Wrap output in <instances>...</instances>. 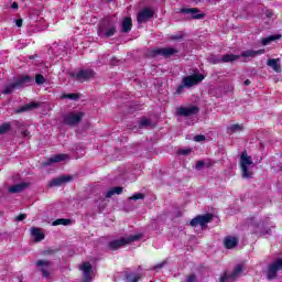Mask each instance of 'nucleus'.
<instances>
[{"mask_svg": "<svg viewBox=\"0 0 282 282\" xmlns=\"http://www.w3.org/2000/svg\"><path fill=\"white\" fill-rule=\"evenodd\" d=\"M252 226L253 228H259V226H261V223H253Z\"/></svg>", "mask_w": 282, "mask_h": 282, "instance_id": "obj_55", "label": "nucleus"}, {"mask_svg": "<svg viewBox=\"0 0 282 282\" xmlns=\"http://www.w3.org/2000/svg\"><path fill=\"white\" fill-rule=\"evenodd\" d=\"M248 85H252V82L250 79L245 80V86L248 87Z\"/></svg>", "mask_w": 282, "mask_h": 282, "instance_id": "obj_53", "label": "nucleus"}, {"mask_svg": "<svg viewBox=\"0 0 282 282\" xmlns=\"http://www.w3.org/2000/svg\"><path fill=\"white\" fill-rule=\"evenodd\" d=\"M11 8H12L13 10H19V2H13V3L11 4Z\"/></svg>", "mask_w": 282, "mask_h": 282, "instance_id": "obj_51", "label": "nucleus"}, {"mask_svg": "<svg viewBox=\"0 0 282 282\" xmlns=\"http://www.w3.org/2000/svg\"><path fill=\"white\" fill-rule=\"evenodd\" d=\"M224 243L227 250H232V248H236V246L239 243V240H237L235 237H227L225 238Z\"/></svg>", "mask_w": 282, "mask_h": 282, "instance_id": "obj_22", "label": "nucleus"}, {"mask_svg": "<svg viewBox=\"0 0 282 282\" xmlns=\"http://www.w3.org/2000/svg\"><path fill=\"white\" fill-rule=\"evenodd\" d=\"M181 14H189L188 19L192 20H202L206 19V13L202 12L199 8H181Z\"/></svg>", "mask_w": 282, "mask_h": 282, "instance_id": "obj_10", "label": "nucleus"}, {"mask_svg": "<svg viewBox=\"0 0 282 282\" xmlns=\"http://www.w3.org/2000/svg\"><path fill=\"white\" fill-rule=\"evenodd\" d=\"M62 100H78L80 98V95L76 93H69V94H63L59 97Z\"/></svg>", "mask_w": 282, "mask_h": 282, "instance_id": "obj_29", "label": "nucleus"}, {"mask_svg": "<svg viewBox=\"0 0 282 282\" xmlns=\"http://www.w3.org/2000/svg\"><path fill=\"white\" fill-rule=\"evenodd\" d=\"M230 279L232 280L230 273H228V271H225L224 274L220 276L219 282H228L230 281Z\"/></svg>", "mask_w": 282, "mask_h": 282, "instance_id": "obj_40", "label": "nucleus"}, {"mask_svg": "<svg viewBox=\"0 0 282 282\" xmlns=\"http://www.w3.org/2000/svg\"><path fill=\"white\" fill-rule=\"evenodd\" d=\"M248 166H252V156L248 155V151L243 150L240 155V169H241V175L245 180H251L252 171L248 169Z\"/></svg>", "mask_w": 282, "mask_h": 282, "instance_id": "obj_2", "label": "nucleus"}, {"mask_svg": "<svg viewBox=\"0 0 282 282\" xmlns=\"http://www.w3.org/2000/svg\"><path fill=\"white\" fill-rule=\"evenodd\" d=\"M178 116H183L184 118H191V116H197L199 113V107L191 106V107H180L177 109Z\"/></svg>", "mask_w": 282, "mask_h": 282, "instance_id": "obj_12", "label": "nucleus"}, {"mask_svg": "<svg viewBox=\"0 0 282 282\" xmlns=\"http://www.w3.org/2000/svg\"><path fill=\"white\" fill-rule=\"evenodd\" d=\"M195 142H204V140H206V137L204 134H197L194 138Z\"/></svg>", "mask_w": 282, "mask_h": 282, "instance_id": "obj_44", "label": "nucleus"}, {"mask_svg": "<svg viewBox=\"0 0 282 282\" xmlns=\"http://www.w3.org/2000/svg\"><path fill=\"white\" fill-rule=\"evenodd\" d=\"M84 282H91V273H84Z\"/></svg>", "mask_w": 282, "mask_h": 282, "instance_id": "obj_48", "label": "nucleus"}, {"mask_svg": "<svg viewBox=\"0 0 282 282\" xmlns=\"http://www.w3.org/2000/svg\"><path fill=\"white\" fill-rule=\"evenodd\" d=\"M31 235L34 237V241L39 243V241H43L45 239V234L41 232L40 228L33 227L31 229Z\"/></svg>", "mask_w": 282, "mask_h": 282, "instance_id": "obj_20", "label": "nucleus"}, {"mask_svg": "<svg viewBox=\"0 0 282 282\" xmlns=\"http://www.w3.org/2000/svg\"><path fill=\"white\" fill-rule=\"evenodd\" d=\"M280 270H282V259L278 258L271 264H269L267 270V279L268 281H274L276 279Z\"/></svg>", "mask_w": 282, "mask_h": 282, "instance_id": "obj_7", "label": "nucleus"}, {"mask_svg": "<svg viewBox=\"0 0 282 282\" xmlns=\"http://www.w3.org/2000/svg\"><path fill=\"white\" fill-rule=\"evenodd\" d=\"M267 65L273 68V72L281 74V64H279V58L268 59Z\"/></svg>", "mask_w": 282, "mask_h": 282, "instance_id": "obj_23", "label": "nucleus"}, {"mask_svg": "<svg viewBox=\"0 0 282 282\" xmlns=\"http://www.w3.org/2000/svg\"><path fill=\"white\" fill-rule=\"evenodd\" d=\"M132 28H133V20L130 17H124L121 22L122 34H129Z\"/></svg>", "mask_w": 282, "mask_h": 282, "instance_id": "obj_17", "label": "nucleus"}, {"mask_svg": "<svg viewBox=\"0 0 282 282\" xmlns=\"http://www.w3.org/2000/svg\"><path fill=\"white\" fill-rule=\"evenodd\" d=\"M209 63H210L212 65H219V64L223 63V59H221V57H220L219 55H212V56L209 57Z\"/></svg>", "mask_w": 282, "mask_h": 282, "instance_id": "obj_32", "label": "nucleus"}, {"mask_svg": "<svg viewBox=\"0 0 282 282\" xmlns=\"http://www.w3.org/2000/svg\"><path fill=\"white\" fill-rule=\"evenodd\" d=\"M205 76L204 74H193L188 76H184L182 82L185 85L186 89H191V87H195V85H199L202 80H204Z\"/></svg>", "mask_w": 282, "mask_h": 282, "instance_id": "obj_8", "label": "nucleus"}, {"mask_svg": "<svg viewBox=\"0 0 282 282\" xmlns=\"http://www.w3.org/2000/svg\"><path fill=\"white\" fill-rule=\"evenodd\" d=\"M14 89H19L17 84L13 82L12 84H9L4 87V89L2 90V94L4 96H8L10 94H13L14 93Z\"/></svg>", "mask_w": 282, "mask_h": 282, "instance_id": "obj_28", "label": "nucleus"}, {"mask_svg": "<svg viewBox=\"0 0 282 282\" xmlns=\"http://www.w3.org/2000/svg\"><path fill=\"white\" fill-rule=\"evenodd\" d=\"M57 252H59L58 249H46L43 251V254H44V257H47L50 254H56Z\"/></svg>", "mask_w": 282, "mask_h": 282, "instance_id": "obj_42", "label": "nucleus"}, {"mask_svg": "<svg viewBox=\"0 0 282 282\" xmlns=\"http://www.w3.org/2000/svg\"><path fill=\"white\" fill-rule=\"evenodd\" d=\"M72 176H59L56 178H53L50 183H48V188H54V186H63V184H67V182H70Z\"/></svg>", "mask_w": 282, "mask_h": 282, "instance_id": "obj_15", "label": "nucleus"}, {"mask_svg": "<svg viewBox=\"0 0 282 282\" xmlns=\"http://www.w3.org/2000/svg\"><path fill=\"white\" fill-rule=\"evenodd\" d=\"M83 118H85V112H66L62 116V122L63 124H66V127H76V124H80L83 122Z\"/></svg>", "mask_w": 282, "mask_h": 282, "instance_id": "obj_4", "label": "nucleus"}, {"mask_svg": "<svg viewBox=\"0 0 282 282\" xmlns=\"http://www.w3.org/2000/svg\"><path fill=\"white\" fill-rule=\"evenodd\" d=\"M65 160H69L68 154H55L47 159L44 163L43 166H50L51 164H58V162H65Z\"/></svg>", "mask_w": 282, "mask_h": 282, "instance_id": "obj_14", "label": "nucleus"}, {"mask_svg": "<svg viewBox=\"0 0 282 282\" xmlns=\"http://www.w3.org/2000/svg\"><path fill=\"white\" fill-rule=\"evenodd\" d=\"M261 235H270V229L268 231H261Z\"/></svg>", "mask_w": 282, "mask_h": 282, "instance_id": "obj_56", "label": "nucleus"}, {"mask_svg": "<svg viewBox=\"0 0 282 282\" xmlns=\"http://www.w3.org/2000/svg\"><path fill=\"white\" fill-rule=\"evenodd\" d=\"M241 272H243V265L237 264L235 267L232 273H230L231 281H235L236 279H238V276L241 274Z\"/></svg>", "mask_w": 282, "mask_h": 282, "instance_id": "obj_26", "label": "nucleus"}, {"mask_svg": "<svg viewBox=\"0 0 282 282\" xmlns=\"http://www.w3.org/2000/svg\"><path fill=\"white\" fill-rule=\"evenodd\" d=\"M35 83H36V85L45 84V77L42 74L35 75Z\"/></svg>", "mask_w": 282, "mask_h": 282, "instance_id": "obj_37", "label": "nucleus"}, {"mask_svg": "<svg viewBox=\"0 0 282 282\" xmlns=\"http://www.w3.org/2000/svg\"><path fill=\"white\" fill-rule=\"evenodd\" d=\"M180 51L174 47H156L150 52V56L155 58V56H163V58H171V56H175Z\"/></svg>", "mask_w": 282, "mask_h": 282, "instance_id": "obj_6", "label": "nucleus"}, {"mask_svg": "<svg viewBox=\"0 0 282 282\" xmlns=\"http://www.w3.org/2000/svg\"><path fill=\"white\" fill-rule=\"evenodd\" d=\"M70 78H75V80H79L80 83H87L96 76V72L91 68L79 69L77 73H69Z\"/></svg>", "mask_w": 282, "mask_h": 282, "instance_id": "obj_5", "label": "nucleus"}, {"mask_svg": "<svg viewBox=\"0 0 282 282\" xmlns=\"http://www.w3.org/2000/svg\"><path fill=\"white\" fill-rule=\"evenodd\" d=\"M155 17V11L153 9L145 7L143 8L137 15V23L142 25V23H147V21H151V19Z\"/></svg>", "mask_w": 282, "mask_h": 282, "instance_id": "obj_11", "label": "nucleus"}, {"mask_svg": "<svg viewBox=\"0 0 282 282\" xmlns=\"http://www.w3.org/2000/svg\"><path fill=\"white\" fill-rule=\"evenodd\" d=\"M15 25H17V28H22L23 26V20L22 19H17L15 20Z\"/></svg>", "mask_w": 282, "mask_h": 282, "instance_id": "obj_49", "label": "nucleus"}, {"mask_svg": "<svg viewBox=\"0 0 282 282\" xmlns=\"http://www.w3.org/2000/svg\"><path fill=\"white\" fill-rule=\"evenodd\" d=\"M204 166H206V163L204 161H197L196 162V169L197 170L204 169Z\"/></svg>", "mask_w": 282, "mask_h": 282, "instance_id": "obj_47", "label": "nucleus"}, {"mask_svg": "<svg viewBox=\"0 0 282 282\" xmlns=\"http://www.w3.org/2000/svg\"><path fill=\"white\" fill-rule=\"evenodd\" d=\"M144 127H151V121L148 118H143L139 122V129H142Z\"/></svg>", "mask_w": 282, "mask_h": 282, "instance_id": "obj_35", "label": "nucleus"}, {"mask_svg": "<svg viewBox=\"0 0 282 282\" xmlns=\"http://www.w3.org/2000/svg\"><path fill=\"white\" fill-rule=\"evenodd\" d=\"M184 89H186V86L184 85V82H182L181 85L176 87L175 94L181 96V94H184Z\"/></svg>", "mask_w": 282, "mask_h": 282, "instance_id": "obj_38", "label": "nucleus"}, {"mask_svg": "<svg viewBox=\"0 0 282 282\" xmlns=\"http://www.w3.org/2000/svg\"><path fill=\"white\" fill-rule=\"evenodd\" d=\"M122 191V187H112L105 194V197L109 198L113 197V195H121Z\"/></svg>", "mask_w": 282, "mask_h": 282, "instance_id": "obj_30", "label": "nucleus"}, {"mask_svg": "<svg viewBox=\"0 0 282 282\" xmlns=\"http://www.w3.org/2000/svg\"><path fill=\"white\" fill-rule=\"evenodd\" d=\"M41 101H32L22 106L20 109L17 110V113H23V111H34V109H39L41 107Z\"/></svg>", "mask_w": 282, "mask_h": 282, "instance_id": "obj_18", "label": "nucleus"}, {"mask_svg": "<svg viewBox=\"0 0 282 282\" xmlns=\"http://www.w3.org/2000/svg\"><path fill=\"white\" fill-rule=\"evenodd\" d=\"M132 202H138V199H144V194L142 193H135L132 196L129 197Z\"/></svg>", "mask_w": 282, "mask_h": 282, "instance_id": "obj_36", "label": "nucleus"}, {"mask_svg": "<svg viewBox=\"0 0 282 282\" xmlns=\"http://www.w3.org/2000/svg\"><path fill=\"white\" fill-rule=\"evenodd\" d=\"M267 17H272V13H268Z\"/></svg>", "mask_w": 282, "mask_h": 282, "instance_id": "obj_57", "label": "nucleus"}, {"mask_svg": "<svg viewBox=\"0 0 282 282\" xmlns=\"http://www.w3.org/2000/svg\"><path fill=\"white\" fill-rule=\"evenodd\" d=\"M279 39H281V34L270 35L268 37H263L261 40V44L262 45H270V43H272L273 41H279Z\"/></svg>", "mask_w": 282, "mask_h": 282, "instance_id": "obj_27", "label": "nucleus"}, {"mask_svg": "<svg viewBox=\"0 0 282 282\" xmlns=\"http://www.w3.org/2000/svg\"><path fill=\"white\" fill-rule=\"evenodd\" d=\"M116 32H118L116 22L111 20H104L98 29L99 36H105V39H111V36L116 35Z\"/></svg>", "mask_w": 282, "mask_h": 282, "instance_id": "obj_3", "label": "nucleus"}, {"mask_svg": "<svg viewBox=\"0 0 282 282\" xmlns=\"http://www.w3.org/2000/svg\"><path fill=\"white\" fill-rule=\"evenodd\" d=\"M241 58V55H235V54H225L221 56L223 63H235V61H239Z\"/></svg>", "mask_w": 282, "mask_h": 282, "instance_id": "obj_24", "label": "nucleus"}, {"mask_svg": "<svg viewBox=\"0 0 282 282\" xmlns=\"http://www.w3.org/2000/svg\"><path fill=\"white\" fill-rule=\"evenodd\" d=\"M35 265L39 268L40 272H42V276L50 279V271H47V268L52 265L50 260H37Z\"/></svg>", "mask_w": 282, "mask_h": 282, "instance_id": "obj_13", "label": "nucleus"}, {"mask_svg": "<svg viewBox=\"0 0 282 282\" xmlns=\"http://www.w3.org/2000/svg\"><path fill=\"white\" fill-rule=\"evenodd\" d=\"M229 129L231 133H237V131H241L243 129V126L236 123V124H232Z\"/></svg>", "mask_w": 282, "mask_h": 282, "instance_id": "obj_39", "label": "nucleus"}, {"mask_svg": "<svg viewBox=\"0 0 282 282\" xmlns=\"http://www.w3.org/2000/svg\"><path fill=\"white\" fill-rule=\"evenodd\" d=\"M141 237V235H134L127 238L121 237L119 239L111 240L108 242V249L112 251L120 250V248H124V246H129V243H133V241H139Z\"/></svg>", "mask_w": 282, "mask_h": 282, "instance_id": "obj_1", "label": "nucleus"}, {"mask_svg": "<svg viewBox=\"0 0 282 282\" xmlns=\"http://www.w3.org/2000/svg\"><path fill=\"white\" fill-rule=\"evenodd\" d=\"M126 279L129 282H138V281H140V274L127 273Z\"/></svg>", "mask_w": 282, "mask_h": 282, "instance_id": "obj_33", "label": "nucleus"}, {"mask_svg": "<svg viewBox=\"0 0 282 282\" xmlns=\"http://www.w3.org/2000/svg\"><path fill=\"white\" fill-rule=\"evenodd\" d=\"M164 265H165V262H161L154 267V270H162V268H164Z\"/></svg>", "mask_w": 282, "mask_h": 282, "instance_id": "obj_50", "label": "nucleus"}, {"mask_svg": "<svg viewBox=\"0 0 282 282\" xmlns=\"http://www.w3.org/2000/svg\"><path fill=\"white\" fill-rule=\"evenodd\" d=\"M30 183H19L9 187V193H23L24 188H28Z\"/></svg>", "mask_w": 282, "mask_h": 282, "instance_id": "obj_21", "label": "nucleus"}, {"mask_svg": "<svg viewBox=\"0 0 282 282\" xmlns=\"http://www.w3.org/2000/svg\"><path fill=\"white\" fill-rule=\"evenodd\" d=\"M186 281L187 282H197V275L192 273V274L187 275Z\"/></svg>", "mask_w": 282, "mask_h": 282, "instance_id": "obj_43", "label": "nucleus"}, {"mask_svg": "<svg viewBox=\"0 0 282 282\" xmlns=\"http://www.w3.org/2000/svg\"><path fill=\"white\" fill-rule=\"evenodd\" d=\"M213 221V214L198 215L189 221V226L193 228L197 226H202V228H206V225Z\"/></svg>", "mask_w": 282, "mask_h": 282, "instance_id": "obj_9", "label": "nucleus"}, {"mask_svg": "<svg viewBox=\"0 0 282 282\" xmlns=\"http://www.w3.org/2000/svg\"><path fill=\"white\" fill-rule=\"evenodd\" d=\"M39 55L34 54V55H30L29 58L30 61H34V58H37Z\"/></svg>", "mask_w": 282, "mask_h": 282, "instance_id": "obj_54", "label": "nucleus"}, {"mask_svg": "<svg viewBox=\"0 0 282 282\" xmlns=\"http://www.w3.org/2000/svg\"><path fill=\"white\" fill-rule=\"evenodd\" d=\"M188 153H191V149H182L178 151L180 155H188Z\"/></svg>", "mask_w": 282, "mask_h": 282, "instance_id": "obj_46", "label": "nucleus"}, {"mask_svg": "<svg viewBox=\"0 0 282 282\" xmlns=\"http://www.w3.org/2000/svg\"><path fill=\"white\" fill-rule=\"evenodd\" d=\"M82 270H83L84 274H89V273H91V263H89V262H84V263L82 264Z\"/></svg>", "mask_w": 282, "mask_h": 282, "instance_id": "obj_34", "label": "nucleus"}, {"mask_svg": "<svg viewBox=\"0 0 282 282\" xmlns=\"http://www.w3.org/2000/svg\"><path fill=\"white\" fill-rule=\"evenodd\" d=\"M9 131H12V124H10V122H6L0 126V135H3Z\"/></svg>", "mask_w": 282, "mask_h": 282, "instance_id": "obj_31", "label": "nucleus"}, {"mask_svg": "<svg viewBox=\"0 0 282 282\" xmlns=\"http://www.w3.org/2000/svg\"><path fill=\"white\" fill-rule=\"evenodd\" d=\"M15 219L17 221H24V219H28V214H20Z\"/></svg>", "mask_w": 282, "mask_h": 282, "instance_id": "obj_45", "label": "nucleus"}, {"mask_svg": "<svg viewBox=\"0 0 282 282\" xmlns=\"http://www.w3.org/2000/svg\"><path fill=\"white\" fill-rule=\"evenodd\" d=\"M22 135L23 138H28V135H30V131L29 130L22 131Z\"/></svg>", "mask_w": 282, "mask_h": 282, "instance_id": "obj_52", "label": "nucleus"}, {"mask_svg": "<svg viewBox=\"0 0 282 282\" xmlns=\"http://www.w3.org/2000/svg\"><path fill=\"white\" fill-rule=\"evenodd\" d=\"M261 54H265L264 48H260L258 51L254 50H247L240 54L242 58H254V56H261Z\"/></svg>", "mask_w": 282, "mask_h": 282, "instance_id": "obj_19", "label": "nucleus"}, {"mask_svg": "<svg viewBox=\"0 0 282 282\" xmlns=\"http://www.w3.org/2000/svg\"><path fill=\"white\" fill-rule=\"evenodd\" d=\"M73 220L68 218H58L52 223V226H72Z\"/></svg>", "mask_w": 282, "mask_h": 282, "instance_id": "obj_25", "label": "nucleus"}, {"mask_svg": "<svg viewBox=\"0 0 282 282\" xmlns=\"http://www.w3.org/2000/svg\"><path fill=\"white\" fill-rule=\"evenodd\" d=\"M182 39H184V33L182 32L171 35V41H182Z\"/></svg>", "mask_w": 282, "mask_h": 282, "instance_id": "obj_41", "label": "nucleus"}, {"mask_svg": "<svg viewBox=\"0 0 282 282\" xmlns=\"http://www.w3.org/2000/svg\"><path fill=\"white\" fill-rule=\"evenodd\" d=\"M14 83L18 89H21V87H25V85H32L34 83V79L30 75H23Z\"/></svg>", "mask_w": 282, "mask_h": 282, "instance_id": "obj_16", "label": "nucleus"}]
</instances>
